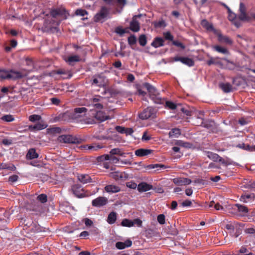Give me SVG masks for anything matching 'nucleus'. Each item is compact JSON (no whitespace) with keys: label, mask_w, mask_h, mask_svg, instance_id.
I'll return each mask as SVG.
<instances>
[{"label":"nucleus","mask_w":255,"mask_h":255,"mask_svg":"<svg viewBox=\"0 0 255 255\" xmlns=\"http://www.w3.org/2000/svg\"><path fill=\"white\" fill-rule=\"evenodd\" d=\"M213 48L218 52L224 54H229V50L225 47H222L219 45H214L213 46Z\"/></svg>","instance_id":"nucleus-25"},{"label":"nucleus","mask_w":255,"mask_h":255,"mask_svg":"<svg viewBox=\"0 0 255 255\" xmlns=\"http://www.w3.org/2000/svg\"><path fill=\"white\" fill-rule=\"evenodd\" d=\"M132 222L133 226L136 225L138 227H141L142 225V221L139 219H134Z\"/></svg>","instance_id":"nucleus-62"},{"label":"nucleus","mask_w":255,"mask_h":255,"mask_svg":"<svg viewBox=\"0 0 255 255\" xmlns=\"http://www.w3.org/2000/svg\"><path fill=\"white\" fill-rule=\"evenodd\" d=\"M152 187L151 185L148 184L145 182H142L138 184L137 190L139 192H145L150 190Z\"/></svg>","instance_id":"nucleus-17"},{"label":"nucleus","mask_w":255,"mask_h":255,"mask_svg":"<svg viewBox=\"0 0 255 255\" xmlns=\"http://www.w3.org/2000/svg\"><path fill=\"white\" fill-rule=\"evenodd\" d=\"M0 169H9L12 171H14L16 167L14 165H9L4 163H0Z\"/></svg>","instance_id":"nucleus-30"},{"label":"nucleus","mask_w":255,"mask_h":255,"mask_svg":"<svg viewBox=\"0 0 255 255\" xmlns=\"http://www.w3.org/2000/svg\"><path fill=\"white\" fill-rule=\"evenodd\" d=\"M65 60L71 65L74 62L79 61L80 60V57L78 55H72L69 56L67 58H65Z\"/></svg>","instance_id":"nucleus-27"},{"label":"nucleus","mask_w":255,"mask_h":255,"mask_svg":"<svg viewBox=\"0 0 255 255\" xmlns=\"http://www.w3.org/2000/svg\"><path fill=\"white\" fill-rule=\"evenodd\" d=\"M218 59L217 57L216 58H213L211 57L208 61H207V64L208 65H211L212 64H217L219 65H222V63L220 61H217V59Z\"/></svg>","instance_id":"nucleus-38"},{"label":"nucleus","mask_w":255,"mask_h":255,"mask_svg":"<svg viewBox=\"0 0 255 255\" xmlns=\"http://www.w3.org/2000/svg\"><path fill=\"white\" fill-rule=\"evenodd\" d=\"M61 128H59L55 127L50 128V132L53 133H60L61 132Z\"/></svg>","instance_id":"nucleus-63"},{"label":"nucleus","mask_w":255,"mask_h":255,"mask_svg":"<svg viewBox=\"0 0 255 255\" xmlns=\"http://www.w3.org/2000/svg\"><path fill=\"white\" fill-rule=\"evenodd\" d=\"M214 33L218 37V40L222 43L229 45H232L233 43V40L228 36L223 35L219 31L214 30Z\"/></svg>","instance_id":"nucleus-6"},{"label":"nucleus","mask_w":255,"mask_h":255,"mask_svg":"<svg viewBox=\"0 0 255 255\" xmlns=\"http://www.w3.org/2000/svg\"><path fill=\"white\" fill-rule=\"evenodd\" d=\"M108 199L105 197H99L92 201V205L95 207H101L106 205Z\"/></svg>","instance_id":"nucleus-11"},{"label":"nucleus","mask_w":255,"mask_h":255,"mask_svg":"<svg viewBox=\"0 0 255 255\" xmlns=\"http://www.w3.org/2000/svg\"><path fill=\"white\" fill-rule=\"evenodd\" d=\"M143 86L148 91L150 97L155 103L159 104L161 103V99L159 96V94L154 87L147 83H144Z\"/></svg>","instance_id":"nucleus-1"},{"label":"nucleus","mask_w":255,"mask_h":255,"mask_svg":"<svg viewBox=\"0 0 255 255\" xmlns=\"http://www.w3.org/2000/svg\"><path fill=\"white\" fill-rule=\"evenodd\" d=\"M115 31L118 34L122 35L126 32V30L123 29L122 27H118L116 28Z\"/></svg>","instance_id":"nucleus-57"},{"label":"nucleus","mask_w":255,"mask_h":255,"mask_svg":"<svg viewBox=\"0 0 255 255\" xmlns=\"http://www.w3.org/2000/svg\"><path fill=\"white\" fill-rule=\"evenodd\" d=\"M102 148V146L97 143H93L89 145L88 150L90 151H96L99 149Z\"/></svg>","instance_id":"nucleus-37"},{"label":"nucleus","mask_w":255,"mask_h":255,"mask_svg":"<svg viewBox=\"0 0 255 255\" xmlns=\"http://www.w3.org/2000/svg\"><path fill=\"white\" fill-rule=\"evenodd\" d=\"M181 111L184 113L185 114L186 116H192V112L190 111L188 109H186V108H182L181 109Z\"/></svg>","instance_id":"nucleus-54"},{"label":"nucleus","mask_w":255,"mask_h":255,"mask_svg":"<svg viewBox=\"0 0 255 255\" xmlns=\"http://www.w3.org/2000/svg\"><path fill=\"white\" fill-rule=\"evenodd\" d=\"M1 119L6 122H12L14 120V118L10 115H4L1 118Z\"/></svg>","instance_id":"nucleus-41"},{"label":"nucleus","mask_w":255,"mask_h":255,"mask_svg":"<svg viewBox=\"0 0 255 255\" xmlns=\"http://www.w3.org/2000/svg\"><path fill=\"white\" fill-rule=\"evenodd\" d=\"M105 83V77L101 75H98L93 77L92 84H95L99 87H102L104 86Z\"/></svg>","instance_id":"nucleus-9"},{"label":"nucleus","mask_w":255,"mask_h":255,"mask_svg":"<svg viewBox=\"0 0 255 255\" xmlns=\"http://www.w3.org/2000/svg\"><path fill=\"white\" fill-rule=\"evenodd\" d=\"M180 134V130L177 128L172 129V130L169 132V136L170 138L177 137Z\"/></svg>","instance_id":"nucleus-29"},{"label":"nucleus","mask_w":255,"mask_h":255,"mask_svg":"<svg viewBox=\"0 0 255 255\" xmlns=\"http://www.w3.org/2000/svg\"><path fill=\"white\" fill-rule=\"evenodd\" d=\"M109 10L105 6L101 7L100 10L97 12L94 17V21L100 22L103 21L108 16Z\"/></svg>","instance_id":"nucleus-3"},{"label":"nucleus","mask_w":255,"mask_h":255,"mask_svg":"<svg viewBox=\"0 0 255 255\" xmlns=\"http://www.w3.org/2000/svg\"><path fill=\"white\" fill-rule=\"evenodd\" d=\"M57 140L61 143H79L81 141V139L70 134H64L59 136Z\"/></svg>","instance_id":"nucleus-2"},{"label":"nucleus","mask_w":255,"mask_h":255,"mask_svg":"<svg viewBox=\"0 0 255 255\" xmlns=\"http://www.w3.org/2000/svg\"><path fill=\"white\" fill-rule=\"evenodd\" d=\"M152 150L148 149L140 148L135 151V154L139 157L148 155L152 153Z\"/></svg>","instance_id":"nucleus-16"},{"label":"nucleus","mask_w":255,"mask_h":255,"mask_svg":"<svg viewBox=\"0 0 255 255\" xmlns=\"http://www.w3.org/2000/svg\"><path fill=\"white\" fill-rule=\"evenodd\" d=\"M96 119L100 122H103L110 119V117L106 116L105 114L101 111H98L95 116Z\"/></svg>","instance_id":"nucleus-20"},{"label":"nucleus","mask_w":255,"mask_h":255,"mask_svg":"<svg viewBox=\"0 0 255 255\" xmlns=\"http://www.w3.org/2000/svg\"><path fill=\"white\" fill-rule=\"evenodd\" d=\"M122 225L125 227H130L133 226V222L128 219H124L122 222Z\"/></svg>","instance_id":"nucleus-40"},{"label":"nucleus","mask_w":255,"mask_h":255,"mask_svg":"<svg viewBox=\"0 0 255 255\" xmlns=\"http://www.w3.org/2000/svg\"><path fill=\"white\" fill-rule=\"evenodd\" d=\"M111 154L112 155H115V154H119L120 155H123V153H122L121 151V150L119 148H114L112 149L110 151Z\"/></svg>","instance_id":"nucleus-47"},{"label":"nucleus","mask_w":255,"mask_h":255,"mask_svg":"<svg viewBox=\"0 0 255 255\" xmlns=\"http://www.w3.org/2000/svg\"><path fill=\"white\" fill-rule=\"evenodd\" d=\"M202 25L206 28L208 30H213L214 31L215 29H213V27L212 24L209 23L207 20H203L201 23Z\"/></svg>","instance_id":"nucleus-42"},{"label":"nucleus","mask_w":255,"mask_h":255,"mask_svg":"<svg viewBox=\"0 0 255 255\" xmlns=\"http://www.w3.org/2000/svg\"><path fill=\"white\" fill-rule=\"evenodd\" d=\"M208 157L210 159L213 160L214 161L218 162L220 156H219L216 153H214L212 152H208Z\"/></svg>","instance_id":"nucleus-36"},{"label":"nucleus","mask_w":255,"mask_h":255,"mask_svg":"<svg viewBox=\"0 0 255 255\" xmlns=\"http://www.w3.org/2000/svg\"><path fill=\"white\" fill-rule=\"evenodd\" d=\"M181 62L189 66H192L194 65V61L188 57H182Z\"/></svg>","instance_id":"nucleus-32"},{"label":"nucleus","mask_w":255,"mask_h":255,"mask_svg":"<svg viewBox=\"0 0 255 255\" xmlns=\"http://www.w3.org/2000/svg\"><path fill=\"white\" fill-rule=\"evenodd\" d=\"M105 98L100 96H96L91 100V104L93 106L95 104H97L99 102H102V101H104Z\"/></svg>","instance_id":"nucleus-33"},{"label":"nucleus","mask_w":255,"mask_h":255,"mask_svg":"<svg viewBox=\"0 0 255 255\" xmlns=\"http://www.w3.org/2000/svg\"><path fill=\"white\" fill-rule=\"evenodd\" d=\"M150 139H151V136L150 135H147V131H145L143 133V135L142 136V140H149Z\"/></svg>","instance_id":"nucleus-60"},{"label":"nucleus","mask_w":255,"mask_h":255,"mask_svg":"<svg viewBox=\"0 0 255 255\" xmlns=\"http://www.w3.org/2000/svg\"><path fill=\"white\" fill-rule=\"evenodd\" d=\"M165 105L166 107L171 110H174L176 108V105L173 102L170 101L166 102Z\"/></svg>","instance_id":"nucleus-48"},{"label":"nucleus","mask_w":255,"mask_h":255,"mask_svg":"<svg viewBox=\"0 0 255 255\" xmlns=\"http://www.w3.org/2000/svg\"><path fill=\"white\" fill-rule=\"evenodd\" d=\"M175 144H176L177 145H180V146H182L183 147H189V145H190V144L189 143L184 142V141L180 140H177Z\"/></svg>","instance_id":"nucleus-52"},{"label":"nucleus","mask_w":255,"mask_h":255,"mask_svg":"<svg viewBox=\"0 0 255 255\" xmlns=\"http://www.w3.org/2000/svg\"><path fill=\"white\" fill-rule=\"evenodd\" d=\"M88 14L87 11L83 9H78L75 11V14L77 15H80L81 16H84L85 15H87Z\"/></svg>","instance_id":"nucleus-43"},{"label":"nucleus","mask_w":255,"mask_h":255,"mask_svg":"<svg viewBox=\"0 0 255 255\" xmlns=\"http://www.w3.org/2000/svg\"><path fill=\"white\" fill-rule=\"evenodd\" d=\"M103 104L104 101H102V102H99L97 104H95V105H94L93 107L97 109L101 110L103 108Z\"/></svg>","instance_id":"nucleus-58"},{"label":"nucleus","mask_w":255,"mask_h":255,"mask_svg":"<svg viewBox=\"0 0 255 255\" xmlns=\"http://www.w3.org/2000/svg\"><path fill=\"white\" fill-rule=\"evenodd\" d=\"M56 73L62 75V78L64 79L69 78L72 76V74L70 71L64 69L57 70L56 71Z\"/></svg>","instance_id":"nucleus-22"},{"label":"nucleus","mask_w":255,"mask_h":255,"mask_svg":"<svg viewBox=\"0 0 255 255\" xmlns=\"http://www.w3.org/2000/svg\"><path fill=\"white\" fill-rule=\"evenodd\" d=\"M41 119V117L39 115H33L30 116L29 117V120L30 121L34 122L36 121H39Z\"/></svg>","instance_id":"nucleus-50"},{"label":"nucleus","mask_w":255,"mask_h":255,"mask_svg":"<svg viewBox=\"0 0 255 255\" xmlns=\"http://www.w3.org/2000/svg\"><path fill=\"white\" fill-rule=\"evenodd\" d=\"M165 39L170 41H173V36L171 35L170 32H166L163 33Z\"/></svg>","instance_id":"nucleus-51"},{"label":"nucleus","mask_w":255,"mask_h":255,"mask_svg":"<svg viewBox=\"0 0 255 255\" xmlns=\"http://www.w3.org/2000/svg\"><path fill=\"white\" fill-rule=\"evenodd\" d=\"M172 43H173V45H175V46H176L177 47H179L181 48L182 49H184L185 48L184 45L182 43H181V42H180L179 41H174L173 40L172 41Z\"/></svg>","instance_id":"nucleus-53"},{"label":"nucleus","mask_w":255,"mask_h":255,"mask_svg":"<svg viewBox=\"0 0 255 255\" xmlns=\"http://www.w3.org/2000/svg\"><path fill=\"white\" fill-rule=\"evenodd\" d=\"M71 190L73 194L78 198L85 197V193L83 189L79 184H75L72 186Z\"/></svg>","instance_id":"nucleus-7"},{"label":"nucleus","mask_w":255,"mask_h":255,"mask_svg":"<svg viewBox=\"0 0 255 255\" xmlns=\"http://www.w3.org/2000/svg\"><path fill=\"white\" fill-rule=\"evenodd\" d=\"M252 197L251 195H244L241 197L240 200L244 203H247L250 198Z\"/></svg>","instance_id":"nucleus-49"},{"label":"nucleus","mask_w":255,"mask_h":255,"mask_svg":"<svg viewBox=\"0 0 255 255\" xmlns=\"http://www.w3.org/2000/svg\"><path fill=\"white\" fill-rule=\"evenodd\" d=\"M77 178L78 180L83 184L90 183L92 181L90 176L88 174H79Z\"/></svg>","instance_id":"nucleus-18"},{"label":"nucleus","mask_w":255,"mask_h":255,"mask_svg":"<svg viewBox=\"0 0 255 255\" xmlns=\"http://www.w3.org/2000/svg\"><path fill=\"white\" fill-rule=\"evenodd\" d=\"M164 40L162 38L156 37L151 43V45L155 48L163 45Z\"/></svg>","instance_id":"nucleus-24"},{"label":"nucleus","mask_w":255,"mask_h":255,"mask_svg":"<svg viewBox=\"0 0 255 255\" xmlns=\"http://www.w3.org/2000/svg\"><path fill=\"white\" fill-rule=\"evenodd\" d=\"M50 14L53 17L59 16L61 19H66L69 15L66 9L62 7L52 9L50 12Z\"/></svg>","instance_id":"nucleus-5"},{"label":"nucleus","mask_w":255,"mask_h":255,"mask_svg":"<svg viewBox=\"0 0 255 255\" xmlns=\"http://www.w3.org/2000/svg\"><path fill=\"white\" fill-rule=\"evenodd\" d=\"M138 41L140 45L144 46L147 42L146 36L144 34L141 35L138 38Z\"/></svg>","instance_id":"nucleus-39"},{"label":"nucleus","mask_w":255,"mask_h":255,"mask_svg":"<svg viewBox=\"0 0 255 255\" xmlns=\"http://www.w3.org/2000/svg\"><path fill=\"white\" fill-rule=\"evenodd\" d=\"M46 128L45 126L40 123H37L34 126H29V129L30 130H41Z\"/></svg>","instance_id":"nucleus-31"},{"label":"nucleus","mask_w":255,"mask_h":255,"mask_svg":"<svg viewBox=\"0 0 255 255\" xmlns=\"http://www.w3.org/2000/svg\"><path fill=\"white\" fill-rule=\"evenodd\" d=\"M84 221L85 222V224L87 227H90L91 226L93 223V222L88 218H86L84 220Z\"/></svg>","instance_id":"nucleus-61"},{"label":"nucleus","mask_w":255,"mask_h":255,"mask_svg":"<svg viewBox=\"0 0 255 255\" xmlns=\"http://www.w3.org/2000/svg\"><path fill=\"white\" fill-rule=\"evenodd\" d=\"M9 71L4 69L0 70V78L1 79H8Z\"/></svg>","instance_id":"nucleus-35"},{"label":"nucleus","mask_w":255,"mask_h":255,"mask_svg":"<svg viewBox=\"0 0 255 255\" xmlns=\"http://www.w3.org/2000/svg\"><path fill=\"white\" fill-rule=\"evenodd\" d=\"M157 221L160 224H165V216L163 214H160L157 216Z\"/></svg>","instance_id":"nucleus-46"},{"label":"nucleus","mask_w":255,"mask_h":255,"mask_svg":"<svg viewBox=\"0 0 255 255\" xmlns=\"http://www.w3.org/2000/svg\"><path fill=\"white\" fill-rule=\"evenodd\" d=\"M235 206L237 207L238 211L243 214L247 213L249 211L247 207L245 206L237 204Z\"/></svg>","instance_id":"nucleus-34"},{"label":"nucleus","mask_w":255,"mask_h":255,"mask_svg":"<svg viewBox=\"0 0 255 255\" xmlns=\"http://www.w3.org/2000/svg\"><path fill=\"white\" fill-rule=\"evenodd\" d=\"M87 111V109L86 108H77L74 109V114L73 115V118H78L85 115V113Z\"/></svg>","instance_id":"nucleus-15"},{"label":"nucleus","mask_w":255,"mask_h":255,"mask_svg":"<svg viewBox=\"0 0 255 255\" xmlns=\"http://www.w3.org/2000/svg\"><path fill=\"white\" fill-rule=\"evenodd\" d=\"M105 190L109 193H117L120 191V188L114 185H109L105 187Z\"/></svg>","instance_id":"nucleus-21"},{"label":"nucleus","mask_w":255,"mask_h":255,"mask_svg":"<svg viewBox=\"0 0 255 255\" xmlns=\"http://www.w3.org/2000/svg\"><path fill=\"white\" fill-rule=\"evenodd\" d=\"M117 220V213L112 212L110 213L108 217L107 222L111 224H114Z\"/></svg>","instance_id":"nucleus-28"},{"label":"nucleus","mask_w":255,"mask_h":255,"mask_svg":"<svg viewBox=\"0 0 255 255\" xmlns=\"http://www.w3.org/2000/svg\"><path fill=\"white\" fill-rule=\"evenodd\" d=\"M245 233L249 234H253L255 233V229L253 228L246 229L245 231Z\"/></svg>","instance_id":"nucleus-64"},{"label":"nucleus","mask_w":255,"mask_h":255,"mask_svg":"<svg viewBox=\"0 0 255 255\" xmlns=\"http://www.w3.org/2000/svg\"><path fill=\"white\" fill-rule=\"evenodd\" d=\"M18 179V176L17 175H12L9 177L8 181L11 183L16 182Z\"/></svg>","instance_id":"nucleus-56"},{"label":"nucleus","mask_w":255,"mask_h":255,"mask_svg":"<svg viewBox=\"0 0 255 255\" xmlns=\"http://www.w3.org/2000/svg\"><path fill=\"white\" fill-rule=\"evenodd\" d=\"M37 199L38 201H39L40 202L42 203H44L47 202V196L45 194H42L39 195L37 197Z\"/></svg>","instance_id":"nucleus-44"},{"label":"nucleus","mask_w":255,"mask_h":255,"mask_svg":"<svg viewBox=\"0 0 255 255\" xmlns=\"http://www.w3.org/2000/svg\"><path fill=\"white\" fill-rule=\"evenodd\" d=\"M111 176L113 178H114L115 179H118L120 177L121 178L122 176L121 175H119V173L117 172H112L111 173Z\"/></svg>","instance_id":"nucleus-59"},{"label":"nucleus","mask_w":255,"mask_h":255,"mask_svg":"<svg viewBox=\"0 0 255 255\" xmlns=\"http://www.w3.org/2000/svg\"><path fill=\"white\" fill-rule=\"evenodd\" d=\"M132 245V242L130 240H128L125 242H117L116 244V247L118 249L122 250L126 247H129Z\"/></svg>","instance_id":"nucleus-19"},{"label":"nucleus","mask_w":255,"mask_h":255,"mask_svg":"<svg viewBox=\"0 0 255 255\" xmlns=\"http://www.w3.org/2000/svg\"><path fill=\"white\" fill-rule=\"evenodd\" d=\"M240 14L239 18L240 20L245 21L248 19V16L246 13V7L243 2L240 4Z\"/></svg>","instance_id":"nucleus-14"},{"label":"nucleus","mask_w":255,"mask_h":255,"mask_svg":"<svg viewBox=\"0 0 255 255\" xmlns=\"http://www.w3.org/2000/svg\"><path fill=\"white\" fill-rule=\"evenodd\" d=\"M138 116L142 120H146L150 118H154L156 117V111L153 108L148 107L140 113Z\"/></svg>","instance_id":"nucleus-4"},{"label":"nucleus","mask_w":255,"mask_h":255,"mask_svg":"<svg viewBox=\"0 0 255 255\" xmlns=\"http://www.w3.org/2000/svg\"><path fill=\"white\" fill-rule=\"evenodd\" d=\"M38 156V155L34 148L30 149L26 154V158L30 159L37 158Z\"/></svg>","instance_id":"nucleus-26"},{"label":"nucleus","mask_w":255,"mask_h":255,"mask_svg":"<svg viewBox=\"0 0 255 255\" xmlns=\"http://www.w3.org/2000/svg\"><path fill=\"white\" fill-rule=\"evenodd\" d=\"M220 87L225 93H229L232 91V86L228 83L220 84Z\"/></svg>","instance_id":"nucleus-23"},{"label":"nucleus","mask_w":255,"mask_h":255,"mask_svg":"<svg viewBox=\"0 0 255 255\" xmlns=\"http://www.w3.org/2000/svg\"><path fill=\"white\" fill-rule=\"evenodd\" d=\"M26 75V74L20 71L10 70L9 71L8 79L16 80L22 78Z\"/></svg>","instance_id":"nucleus-13"},{"label":"nucleus","mask_w":255,"mask_h":255,"mask_svg":"<svg viewBox=\"0 0 255 255\" xmlns=\"http://www.w3.org/2000/svg\"><path fill=\"white\" fill-rule=\"evenodd\" d=\"M136 42V38L134 35H130L128 38V42L129 45H132L135 44Z\"/></svg>","instance_id":"nucleus-45"},{"label":"nucleus","mask_w":255,"mask_h":255,"mask_svg":"<svg viewBox=\"0 0 255 255\" xmlns=\"http://www.w3.org/2000/svg\"><path fill=\"white\" fill-rule=\"evenodd\" d=\"M140 15H135L133 17L130 23V29L134 32H137L140 29L139 23L136 20L137 17H139Z\"/></svg>","instance_id":"nucleus-10"},{"label":"nucleus","mask_w":255,"mask_h":255,"mask_svg":"<svg viewBox=\"0 0 255 255\" xmlns=\"http://www.w3.org/2000/svg\"><path fill=\"white\" fill-rule=\"evenodd\" d=\"M238 224V223H235L234 224H228L226 225V228L227 230H234L235 228L236 227H237V226Z\"/></svg>","instance_id":"nucleus-55"},{"label":"nucleus","mask_w":255,"mask_h":255,"mask_svg":"<svg viewBox=\"0 0 255 255\" xmlns=\"http://www.w3.org/2000/svg\"><path fill=\"white\" fill-rule=\"evenodd\" d=\"M106 4L110 6H115L117 4L122 8L126 4V0H103Z\"/></svg>","instance_id":"nucleus-12"},{"label":"nucleus","mask_w":255,"mask_h":255,"mask_svg":"<svg viewBox=\"0 0 255 255\" xmlns=\"http://www.w3.org/2000/svg\"><path fill=\"white\" fill-rule=\"evenodd\" d=\"M173 182L175 184L179 186L189 185L192 182L191 179L189 178L184 177L174 178Z\"/></svg>","instance_id":"nucleus-8"}]
</instances>
